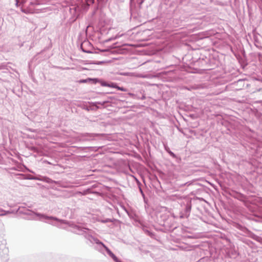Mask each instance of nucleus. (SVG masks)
<instances>
[{
  "mask_svg": "<svg viewBox=\"0 0 262 262\" xmlns=\"http://www.w3.org/2000/svg\"><path fill=\"white\" fill-rule=\"evenodd\" d=\"M164 147L165 150L170 155V156L173 158H176V155L170 150L169 148L167 146L165 145Z\"/></svg>",
  "mask_w": 262,
  "mask_h": 262,
  "instance_id": "0eeeda50",
  "label": "nucleus"
},
{
  "mask_svg": "<svg viewBox=\"0 0 262 262\" xmlns=\"http://www.w3.org/2000/svg\"><path fill=\"white\" fill-rule=\"evenodd\" d=\"M91 80V79L90 78H88V79H84V80H81V81H80V82H83V83H84V82H86L88 81H89V80Z\"/></svg>",
  "mask_w": 262,
  "mask_h": 262,
  "instance_id": "dca6fc26",
  "label": "nucleus"
},
{
  "mask_svg": "<svg viewBox=\"0 0 262 262\" xmlns=\"http://www.w3.org/2000/svg\"><path fill=\"white\" fill-rule=\"evenodd\" d=\"M29 214L32 216L31 219L33 220H46V223L61 228H65L64 226L67 224V222L65 221L59 220L55 217L48 216L43 214L34 213L32 211H29Z\"/></svg>",
  "mask_w": 262,
  "mask_h": 262,
  "instance_id": "f257e3e1",
  "label": "nucleus"
},
{
  "mask_svg": "<svg viewBox=\"0 0 262 262\" xmlns=\"http://www.w3.org/2000/svg\"><path fill=\"white\" fill-rule=\"evenodd\" d=\"M121 36V35H120V36H116L114 39H116V38H117L119 37H120V36Z\"/></svg>",
  "mask_w": 262,
  "mask_h": 262,
  "instance_id": "a211bd4d",
  "label": "nucleus"
},
{
  "mask_svg": "<svg viewBox=\"0 0 262 262\" xmlns=\"http://www.w3.org/2000/svg\"><path fill=\"white\" fill-rule=\"evenodd\" d=\"M100 222L101 223H108V222H112V220L111 219H106L105 220H101L100 221Z\"/></svg>",
  "mask_w": 262,
  "mask_h": 262,
  "instance_id": "f8f14e48",
  "label": "nucleus"
},
{
  "mask_svg": "<svg viewBox=\"0 0 262 262\" xmlns=\"http://www.w3.org/2000/svg\"><path fill=\"white\" fill-rule=\"evenodd\" d=\"M74 9H75V10L76 11V9H79V8H78H78L74 7Z\"/></svg>",
  "mask_w": 262,
  "mask_h": 262,
  "instance_id": "aec40b11",
  "label": "nucleus"
},
{
  "mask_svg": "<svg viewBox=\"0 0 262 262\" xmlns=\"http://www.w3.org/2000/svg\"><path fill=\"white\" fill-rule=\"evenodd\" d=\"M116 89L118 90H120V91H123V92H126L127 91V90L123 87H120L119 86H117V88Z\"/></svg>",
  "mask_w": 262,
  "mask_h": 262,
  "instance_id": "ddd939ff",
  "label": "nucleus"
},
{
  "mask_svg": "<svg viewBox=\"0 0 262 262\" xmlns=\"http://www.w3.org/2000/svg\"><path fill=\"white\" fill-rule=\"evenodd\" d=\"M91 238L93 240V241L96 243L97 244H98V245H101L102 247H103L106 250L107 254L110 255L113 252L107 247H106L102 242H101L100 241H99V239H97V238H95L94 237H93L91 236Z\"/></svg>",
  "mask_w": 262,
  "mask_h": 262,
  "instance_id": "7ed1b4c3",
  "label": "nucleus"
},
{
  "mask_svg": "<svg viewBox=\"0 0 262 262\" xmlns=\"http://www.w3.org/2000/svg\"><path fill=\"white\" fill-rule=\"evenodd\" d=\"M191 210V206L189 204H187L186 207H185V212L186 214H188L190 212Z\"/></svg>",
  "mask_w": 262,
  "mask_h": 262,
  "instance_id": "9b49d317",
  "label": "nucleus"
},
{
  "mask_svg": "<svg viewBox=\"0 0 262 262\" xmlns=\"http://www.w3.org/2000/svg\"><path fill=\"white\" fill-rule=\"evenodd\" d=\"M103 85L104 86H108V87H110V88H117V84L115 83H105L103 84Z\"/></svg>",
  "mask_w": 262,
  "mask_h": 262,
  "instance_id": "6e6552de",
  "label": "nucleus"
},
{
  "mask_svg": "<svg viewBox=\"0 0 262 262\" xmlns=\"http://www.w3.org/2000/svg\"><path fill=\"white\" fill-rule=\"evenodd\" d=\"M39 10H40V12H46L51 11V9L49 7H43L40 8Z\"/></svg>",
  "mask_w": 262,
  "mask_h": 262,
  "instance_id": "1a4fd4ad",
  "label": "nucleus"
},
{
  "mask_svg": "<svg viewBox=\"0 0 262 262\" xmlns=\"http://www.w3.org/2000/svg\"><path fill=\"white\" fill-rule=\"evenodd\" d=\"M89 4H83L82 6V8L83 10H85L88 9V7H89Z\"/></svg>",
  "mask_w": 262,
  "mask_h": 262,
  "instance_id": "4468645a",
  "label": "nucleus"
},
{
  "mask_svg": "<svg viewBox=\"0 0 262 262\" xmlns=\"http://www.w3.org/2000/svg\"><path fill=\"white\" fill-rule=\"evenodd\" d=\"M15 4L17 6H21V11L25 13H32L35 9L39 10L37 9L39 4L33 3L30 0H16Z\"/></svg>",
  "mask_w": 262,
  "mask_h": 262,
  "instance_id": "f03ea898",
  "label": "nucleus"
},
{
  "mask_svg": "<svg viewBox=\"0 0 262 262\" xmlns=\"http://www.w3.org/2000/svg\"><path fill=\"white\" fill-rule=\"evenodd\" d=\"M97 103H98V104H100L103 105V104H104V103H105V102H102V103H101V102H97Z\"/></svg>",
  "mask_w": 262,
  "mask_h": 262,
  "instance_id": "f3484780",
  "label": "nucleus"
},
{
  "mask_svg": "<svg viewBox=\"0 0 262 262\" xmlns=\"http://www.w3.org/2000/svg\"><path fill=\"white\" fill-rule=\"evenodd\" d=\"M91 238L93 240V241L96 243L97 244H98V245H101L102 247H103L106 250L107 254L110 255L113 252L107 247H106L102 242H101L100 241H99V239H97V238H95L94 237H93L91 236Z\"/></svg>",
  "mask_w": 262,
  "mask_h": 262,
  "instance_id": "20e7f679",
  "label": "nucleus"
},
{
  "mask_svg": "<svg viewBox=\"0 0 262 262\" xmlns=\"http://www.w3.org/2000/svg\"><path fill=\"white\" fill-rule=\"evenodd\" d=\"M110 256L113 259V260L115 261L122 262L121 261L118 259V258L115 255V254L113 253H112Z\"/></svg>",
  "mask_w": 262,
  "mask_h": 262,
  "instance_id": "9d476101",
  "label": "nucleus"
},
{
  "mask_svg": "<svg viewBox=\"0 0 262 262\" xmlns=\"http://www.w3.org/2000/svg\"><path fill=\"white\" fill-rule=\"evenodd\" d=\"M27 179H29V180H39L40 179L36 178V177H30V178H27Z\"/></svg>",
  "mask_w": 262,
  "mask_h": 262,
  "instance_id": "2eb2a0df",
  "label": "nucleus"
},
{
  "mask_svg": "<svg viewBox=\"0 0 262 262\" xmlns=\"http://www.w3.org/2000/svg\"><path fill=\"white\" fill-rule=\"evenodd\" d=\"M6 241H3L0 245V250H2L4 255H7L8 253V249L6 246Z\"/></svg>",
  "mask_w": 262,
  "mask_h": 262,
  "instance_id": "423d86ee",
  "label": "nucleus"
},
{
  "mask_svg": "<svg viewBox=\"0 0 262 262\" xmlns=\"http://www.w3.org/2000/svg\"><path fill=\"white\" fill-rule=\"evenodd\" d=\"M140 191H141V193L143 195V191H142V189L141 188H140Z\"/></svg>",
  "mask_w": 262,
  "mask_h": 262,
  "instance_id": "6ab92c4d",
  "label": "nucleus"
},
{
  "mask_svg": "<svg viewBox=\"0 0 262 262\" xmlns=\"http://www.w3.org/2000/svg\"><path fill=\"white\" fill-rule=\"evenodd\" d=\"M74 228L75 229V232L78 234H82L85 232V230H88L87 228H82L81 227L77 225L75 226Z\"/></svg>",
  "mask_w": 262,
  "mask_h": 262,
  "instance_id": "39448f33",
  "label": "nucleus"
}]
</instances>
